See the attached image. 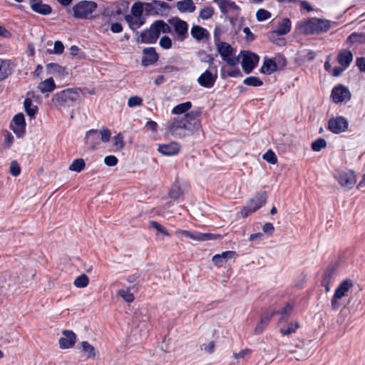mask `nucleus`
Listing matches in <instances>:
<instances>
[{
	"label": "nucleus",
	"instance_id": "obj_1",
	"mask_svg": "<svg viewBox=\"0 0 365 365\" xmlns=\"http://www.w3.org/2000/svg\"><path fill=\"white\" fill-rule=\"evenodd\" d=\"M333 24L335 23L325 19L309 18L299 21L297 29L299 34L306 35L320 34L327 32Z\"/></svg>",
	"mask_w": 365,
	"mask_h": 365
},
{
	"label": "nucleus",
	"instance_id": "obj_2",
	"mask_svg": "<svg viewBox=\"0 0 365 365\" xmlns=\"http://www.w3.org/2000/svg\"><path fill=\"white\" fill-rule=\"evenodd\" d=\"M111 133L106 128H103L99 130H90L86 133L85 143L91 149H95L100 145L101 141L103 143L108 142Z\"/></svg>",
	"mask_w": 365,
	"mask_h": 365
},
{
	"label": "nucleus",
	"instance_id": "obj_3",
	"mask_svg": "<svg viewBox=\"0 0 365 365\" xmlns=\"http://www.w3.org/2000/svg\"><path fill=\"white\" fill-rule=\"evenodd\" d=\"M97 7V4L93 1H81L72 7L73 16L79 19H91Z\"/></svg>",
	"mask_w": 365,
	"mask_h": 365
},
{
	"label": "nucleus",
	"instance_id": "obj_4",
	"mask_svg": "<svg viewBox=\"0 0 365 365\" xmlns=\"http://www.w3.org/2000/svg\"><path fill=\"white\" fill-rule=\"evenodd\" d=\"M79 88L65 89L54 95L52 101L61 106H69L80 98Z\"/></svg>",
	"mask_w": 365,
	"mask_h": 365
},
{
	"label": "nucleus",
	"instance_id": "obj_5",
	"mask_svg": "<svg viewBox=\"0 0 365 365\" xmlns=\"http://www.w3.org/2000/svg\"><path fill=\"white\" fill-rule=\"evenodd\" d=\"M217 49L222 58L230 66H235L239 63L238 56H232L233 48L226 42H218L216 44Z\"/></svg>",
	"mask_w": 365,
	"mask_h": 365
},
{
	"label": "nucleus",
	"instance_id": "obj_6",
	"mask_svg": "<svg viewBox=\"0 0 365 365\" xmlns=\"http://www.w3.org/2000/svg\"><path fill=\"white\" fill-rule=\"evenodd\" d=\"M277 312L276 307H269L260 316V319L254 330L255 334H262L269 324L272 317L277 314Z\"/></svg>",
	"mask_w": 365,
	"mask_h": 365
},
{
	"label": "nucleus",
	"instance_id": "obj_7",
	"mask_svg": "<svg viewBox=\"0 0 365 365\" xmlns=\"http://www.w3.org/2000/svg\"><path fill=\"white\" fill-rule=\"evenodd\" d=\"M170 24L175 33V38L179 41H183L188 36V24L179 18H175L170 21Z\"/></svg>",
	"mask_w": 365,
	"mask_h": 365
},
{
	"label": "nucleus",
	"instance_id": "obj_8",
	"mask_svg": "<svg viewBox=\"0 0 365 365\" xmlns=\"http://www.w3.org/2000/svg\"><path fill=\"white\" fill-rule=\"evenodd\" d=\"M267 197L265 194H257L250 200L247 205L245 207L241 214L243 217H247L250 213L255 212L260 208L266 202Z\"/></svg>",
	"mask_w": 365,
	"mask_h": 365
},
{
	"label": "nucleus",
	"instance_id": "obj_9",
	"mask_svg": "<svg viewBox=\"0 0 365 365\" xmlns=\"http://www.w3.org/2000/svg\"><path fill=\"white\" fill-rule=\"evenodd\" d=\"M286 64V59L282 56H278L274 59H265L260 71L265 74H271L277 71L279 67H283Z\"/></svg>",
	"mask_w": 365,
	"mask_h": 365
},
{
	"label": "nucleus",
	"instance_id": "obj_10",
	"mask_svg": "<svg viewBox=\"0 0 365 365\" xmlns=\"http://www.w3.org/2000/svg\"><path fill=\"white\" fill-rule=\"evenodd\" d=\"M348 127V120L342 116L331 118L328 121V129L335 134H339L346 131Z\"/></svg>",
	"mask_w": 365,
	"mask_h": 365
},
{
	"label": "nucleus",
	"instance_id": "obj_11",
	"mask_svg": "<svg viewBox=\"0 0 365 365\" xmlns=\"http://www.w3.org/2000/svg\"><path fill=\"white\" fill-rule=\"evenodd\" d=\"M168 129L169 132L176 137L182 138L187 135L185 130L186 125L182 123L180 117L173 118L168 123Z\"/></svg>",
	"mask_w": 365,
	"mask_h": 365
},
{
	"label": "nucleus",
	"instance_id": "obj_12",
	"mask_svg": "<svg viewBox=\"0 0 365 365\" xmlns=\"http://www.w3.org/2000/svg\"><path fill=\"white\" fill-rule=\"evenodd\" d=\"M351 93L349 88L343 85L335 86L331 91V97L335 103L349 101L351 99Z\"/></svg>",
	"mask_w": 365,
	"mask_h": 365
},
{
	"label": "nucleus",
	"instance_id": "obj_13",
	"mask_svg": "<svg viewBox=\"0 0 365 365\" xmlns=\"http://www.w3.org/2000/svg\"><path fill=\"white\" fill-rule=\"evenodd\" d=\"M339 183L349 189L351 188L356 183V176L351 170L339 171L335 175Z\"/></svg>",
	"mask_w": 365,
	"mask_h": 365
},
{
	"label": "nucleus",
	"instance_id": "obj_14",
	"mask_svg": "<svg viewBox=\"0 0 365 365\" xmlns=\"http://www.w3.org/2000/svg\"><path fill=\"white\" fill-rule=\"evenodd\" d=\"M356 288L360 289L359 285L355 284L351 279H344L336 289L334 297H344L349 294H354L353 290ZM354 294H358V293L354 292Z\"/></svg>",
	"mask_w": 365,
	"mask_h": 365
},
{
	"label": "nucleus",
	"instance_id": "obj_15",
	"mask_svg": "<svg viewBox=\"0 0 365 365\" xmlns=\"http://www.w3.org/2000/svg\"><path fill=\"white\" fill-rule=\"evenodd\" d=\"M259 61V56L253 53L245 51L242 54V67L246 73H250Z\"/></svg>",
	"mask_w": 365,
	"mask_h": 365
},
{
	"label": "nucleus",
	"instance_id": "obj_16",
	"mask_svg": "<svg viewBox=\"0 0 365 365\" xmlns=\"http://www.w3.org/2000/svg\"><path fill=\"white\" fill-rule=\"evenodd\" d=\"M159 36V30L153 22L148 29L143 31L140 34V41L144 43H154Z\"/></svg>",
	"mask_w": 365,
	"mask_h": 365
},
{
	"label": "nucleus",
	"instance_id": "obj_17",
	"mask_svg": "<svg viewBox=\"0 0 365 365\" xmlns=\"http://www.w3.org/2000/svg\"><path fill=\"white\" fill-rule=\"evenodd\" d=\"M29 3L31 10L35 13L47 16L52 12L51 6L47 4H43L42 0H29Z\"/></svg>",
	"mask_w": 365,
	"mask_h": 365
},
{
	"label": "nucleus",
	"instance_id": "obj_18",
	"mask_svg": "<svg viewBox=\"0 0 365 365\" xmlns=\"http://www.w3.org/2000/svg\"><path fill=\"white\" fill-rule=\"evenodd\" d=\"M63 337L59 339V346L61 349H66L72 348L76 341V335L71 330H64Z\"/></svg>",
	"mask_w": 365,
	"mask_h": 365
},
{
	"label": "nucleus",
	"instance_id": "obj_19",
	"mask_svg": "<svg viewBox=\"0 0 365 365\" xmlns=\"http://www.w3.org/2000/svg\"><path fill=\"white\" fill-rule=\"evenodd\" d=\"M11 127L18 136H21L24 133L26 123L23 113H18L14 115Z\"/></svg>",
	"mask_w": 365,
	"mask_h": 365
},
{
	"label": "nucleus",
	"instance_id": "obj_20",
	"mask_svg": "<svg viewBox=\"0 0 365 365\" xmlns=\"http://www.w3.org/2000/svg\"><path fill=\"white\" fill-rule=\"evenodd\" d=\"M158 54L154 48H146L143 50L142 65L148 66L154 64L158 60Z\"/></svg>",
	"mask_w": 365,
	"mask_h": 365
},
{
	"label": "nucleus",
	"instance_id": "obj_21",
	"mask_svg": "<svg viewBox=\"0 0 365 365\" xmlns=\"http://www.w3.org/2000/svg\"><path fill=\"white\" fill-rule=\"evenodd\" d=\"M217 75H214L210 71L207 70L197 78V83L205 88H211L214 86Z\"/></svg>",
	"mask_w": 365,
	"mask_h": 365
},
{
	"label": "nucleus",
	"instance_id": "obj_22",
	"mask_svg": "<svg viewBox=\"0 0 365 365\" xmlns=\"http://www.w3.org/2000/svg\"><path fill=\"white\" fill-rule=\"evenodd\" d=\"M180 118L182 123L186 125L185 130H187V134H189L197 124L196 113L190 112Z\"/></svg>",
	"mask_w": 365,
	"mask_h": 365
},
{
	"label": "nucleus",
	"instance_id": "obj_23",
	"mask_svg": "<svg viewBox=\"0 0 365 365\" xmlns=\"http://www.w3.org/2000/svg\"><path fill=\"white\" fill-rule=\"evenodd\" d=\"M180 146L176 142L160 145L158 150L165 155H173L180 151Z\"/></svg>",
	"mask_w": 365,
	"mask_h": 365
},
{
	"label": "nucleus",
	"instance_id": "obj_24",
	"mask_svg": "<svg viewBox=\"0 0 365 365\" xmlns=\"http://www.w3.org/2000/svg\"><path fill=\"white\" fill-rule=\"evenodd\" d=\"M336 272V267L331 265L327 267L323 274L322 286L325 288L326 292L327 293L330 290L329 284L331 282L333 277Z\"/></svg>",
	"mask_w": 365,
	"mask_h": 365
},
{
	"label": "nucleus",
	"instance_id": "obj_25",
	"mask_svg": "<svg viewBox=\"0 0 365 365\" xmlns=\"http://www.w3.org/2000/svg\"><path fill=\"white\" fill-rule=\"evenodd\" d=\"M237 254L234 251H225L220 255H215L212 257L213 263L217 267H222L228 259L235 258Z\"/></svg>",
	"mask_w": 365,
	"mask_h": 365
},
{
	"label": "nucleus",
	"instance_id": "obj_26",
	"mask_svg": "<svg viewBox=\"0 0 365 365\" xmlns=\"http://www.w3.org/2000/svg\"><path fill=\"white\" fill-rule=\"evenodd\" d=\"M190 34L192 38L198 41L204 39H208L210 36V34L206 29L197 25H194L191 28Z\"/></svg>",
	"mask_w": 365,
	"mask_h": 365
},
{
	"label": "nucleus",
	"instance_id": "obj_27",
	"mask_svg": "<svg viewBox=\"0 0 365 365\" xmlns=\"http://www.w3.org/2000/svg\"><path fill=\"white\" fill-rule=\"evenodd\" d=\"M294 309V305L287 302L286 304L281 308L280 309H277L276 308L277 314H279V318L278 320V323L281 324L282 322H286L289 319L292 311Z\"/></svg>",
	"mask_w": 365,
	"mask_h": 365
},
{
	"label": "nucleus",
	"instance_id": "obj_28",
	"mask_svg": "<svg viewBox=\"0 0 365 365\" xmlns=\"http://www.w3.org/2000/svg\"><path fill=\"white\" fill-rule=\"evenodd\" d=\"M337 60L341 66L347 68L353 60L352 53L349 50H343L338 54Z\"/></svg>",
	"mask_w": 365,
	"mask_h": 365
},
{
	"label": "nucleus",
	"instance_id": "obj_29",
	"mask_svg": "<svg viewBox=\"0 0 365 365\" xmlns=\"http://www.w3.org/2000/svg\"><path fill=\"white\" fill-rule=\"evenodd\" d=\"M291 29V21L289 19H283L279 24L277 30L272 31V35L283 36L288 34Z\"/></svg>",
	"mask_w": 365,
	"mask_h": 365
},
{
	"label": "nucleus",
	"instance_id": "obj_30",
	"mask_svg": "<svg viewBox=\"0 0 365 365\" xmlns=\"http://www.w3.org/2000/svg\"><path fill=\"white\" fill-rule=\"evenodd\" d=\"M176 7L181 13H192L196 9L192 0L179 1L176 3Z\"/></svg>",
	"mask_w": 365,
	"mask_h": 365
},
{
	"label": "nucleus",
	"instance_id": "obj_31",
	"mask_svg": "<svg viewBox=\"0 0 365 365\" xmlns=\"http://www.w3.org/2000/svg\"><path fill=\"white\" fill-rule=\"evenodd\" d=\"M56 84L52 78H48L43 81H41L38 85V89L41 93H51L56 88Z\"/></svg>",
	"mask_w": 365,
	"mask_h": 365
},
{
	"label": "nucleus",
	"instance_id": "obj_32",
	"mask_svg": "<svg viewBox=\"0 0 365 365\" xmlns=\"http://www.w3.org/2000/svg\"><path fill=\"white\" fill-rule=\"evenodd\" d=\"M81 351L86 354L88 359H93L96 356V349L88 341H83L81 343Z\"/></svg>",
	"mask_w": 365,
	"mask_h": 365
},
{
	"label": "nucleus",
	"instance_id": "obj_33",
	"mask_svg": "<svg viewBox=\"0 0 365 365\" xmlns=\"http://www.w3.org/2000/svg\"><path fill=\"white\" fill-rule=\"evenodd\" d=\"M349 44H359L365 43V33H352L346 39Z\"/></svg>",
	"mask_w": 365,
	"mask_h": 365
},
{
	"label": "nucleus",
	"instance_id": "obj_34",
	"mask_svg": "<svg viewBox=\"0 0 365 365\" xmlns=\"http://www.w3.org/2000/svg\"><path fill=\"white\" fill-rule=\"evenodd\" d=\"M24 106L27 115L31 118H34L37 113L38 108L33 104L31 99L26 98L24 101Z\"/></svg>",
	"mask_w": 365,
	"mask_h": 365
},
{
	"label": "nucleus",
	"instance_id": "obj_35",
	"mask_svg": "<svg viewBox=\"0 0 365 365\" xmlns=\"http://www.w3.org/2000/svg\"><path fill=\"white\" fill-rule=\"evenodd\" d=\"M125 20L132 29H134L135 28H139L145 22L143 16H126Z\"/></svg>",
	"mask_w": 365,
	"mask_h": 365
},
{
	"label": "nucleus",
	"instance_id": "obj_36",
	"mask_svg": "<svg viewBox=\"0 0 365 365\" xmlns=\"http://www.w3.org/2000/svg\"><path fill=\"white\" fill-rule=\"evenodd\" d=\"M9 61L0 59V80H4L11 73Z\"/></svg>",
	"mask_w": 365,
	"mask_h": 365
},
{
	"label": "nucleus",
	"instance_id": "obj_37",
	"mask_svg": "<svg viewBox=\"0 0 365 365\" xmlns=\"http://www.w3.org/2000/svg\"><path fill=\"white\" fill-rule=\"evenodd\" d=\"M192 107V103L190 101H187L180 104L177 105L172 110L173 114H181L187 112Z\"/></svg>",
	"mask_w": 365,
	"mask_h": 365
},
{
	"label": "nucleus",
	"instance_id": "obj_38",
	"mask_svg": "<svg viewBox=\"0 0 365 365\" xmlns=\"http://www.w3.org/2000/svg\"><path fill=\"white\" fill-rule=\"evenodd\" d=\"M86 167V163L83 159L78 158L73 161L69 166V170L76 173L81 172Z\"/></svg>",
	"mask_w": 365,
	"mask_h": 365
},
{
	"label": "nucleus",
	"instance_id": "obj_39",
	"mask_svg": "<svg viewBox=\"0 0 365 365\" xmlns=\"http://www.w3.org/2000/svg\"><path fill=\"white\" fill-rule=\"evenodd\" d=\"M299 327L298 322L289 323L287 327L281 328L279 331L283 336L289 335L295 333Z\"/></svg>",
	"mask_w": 365,
	"mask_h": 365
},
{
	"label": "nucleus",
	"instance_id": "obj_40",
	"mask_svg": "<svg viewBox=\"0 0 365 365\" xmlns=\"http://www.w3.org/2000/svg\"><path fill=\"white\" fill-rule=\"evenodd\" d=\"M157 29L159 30V34L163 32V34H170L172 28L163 20H158L154 21Z\"/></svg>",
	"mask_w": 365,
	"mask_h": 365
},
{
	"label": "nucleus",
	"instance_id": "obj_41",
	"mask_svg": "<svg viewBox=\"0 0 365 365\" xmlns=\"http://www.w3.org/2000/svg\"><path fill=\"white\" fill-rule=\"evenodd\" d=\"M244 84L250 86L258 87L262 85V81L256 76H250L243 81Z\"/></svg>",
	"mask_w": 365,
	"mask_h": 365
},
{
	"label": "nucleus",
	"instance_id": "obj_42",
	"mask_svg": "<svg viewBox=\"0 0 365 365\" xmlns=\"http://www.w3.org/2000/svg\"><path fill=\"white\" fill-rule=\"evenodd\" d=\"M74 285L77 287L83 288L88 285V277L85 274H83L80 276H78L75 280H74Z\"/></svg>",
	"mask_w": 365,
	"mask_h": 365
},
{
	"label": "nucleus",
	"instance_id": "obj_43",
	"mask_svg": "<svg viewBox=\"0 0 365 365\" xmlns=\"http://www.w3.org/2000/svg\"><path fill=\"white\" fill-rule=\"evenodd\" d=\"M271 17V14L269 11L264 9H259L256 13V18L258 21H265Z\"/></svg>",
	"mask_w": 365,
	"mask_h": 365
},
{
	"label": "nucleus",
	"instance_id": "obj_44",
	"mask_svg": "<svg viewBox=\"0 0 365 365\" xmlns=\"http://www.w3.org/2000/svg\"><path fill=\"white\" fill-rule=\"evenodd\" d=\"M135 287H130L126 289H121L118 292V297H133L135 294Z\"/></svg>",
	"mask_w": 365,
	"mask_h": 365
},
{
	"label": "nucleus",
	"instance_id": "obj_45",
	"mask_svg": "<svg viewBox=\"0 0 365 365\" xmlns=\"http://www.w3.org/2000/svg\"><path fill=\"white\" fill-rule=\"evenodd\" d=\"M263 159L270 164H275L277 162V158L275 153L271 150H267L262 156Z\"/></svg>",
	"mask_w": 365,
	"mask_h": 365
},
{
	"label": "nucleus",
	"instance_id": "obj_46",
	"mask_svg": "<svg viewBox=\"0 0 365 365\" xmlns=\"http://www.w3.org/2000/svg\"><path fill=\"white\" fill-rule=\"evenodd\" d=\"M143 12V4L140 2H136L131 7L132 16H142Z\"/></svg>",
	"mask_w": 365,
	"mask_h": 365
},
{
	"label": "nucleus",
	"instance_id": "obj_47",
	"mask_svg": "<svg viewBox=\"0 0 365 365\" xmlns=\"http://www.w3.org/2000/svg\"><path fill=\"white\" fill-rule=\"evenodd\" d=\"M327 146V142L323 138H319L318 140H315L312 144V148L314 151H319L322 148H324Z\"/></svg>",
	"mask_w": 365,
	"mask_h": 365
},
{
	"label": "nucleus",
	"instance_id": "obj_48",
	"mask_svg": "<svg viewBox=\"0 0 365 365\" xmlns=\"http://www.w3.org/2000/svg\"><path fill=\"white\" fill-rule=\"evenodd\" d=\"M160 46L164 49H169L172 47L173 42L169 36H163L159 41Z\"/></svg>",
	"mask_w": 365,
	"mask_h": 365
},
{
	"label": "nucleus",
	"instance_id": "obj_49",
	"mask_svg": "<svg viewBox=\"0 0 365 365\" xmlns=\"http://www.w3.org/2000/svg\"><path fill=\"white\" fill-rule=\"evenodd\" d=\"M214 14V9L212 7L207 6L202 9L200 12V17L202 19H208L212 17Z\"/></svg>",
	"mask_w": 365,
	"mask_h": 365
},
{
	"label": "nucleus",
	"instance_id": "obj_50",
	"mask_svg": "<svg viewBox=\"0 0 365 365\" xmlns=\"http://www.w3.org/2000/svg\"><path fill=\"white\" fill-rule=\"evenodd\" d=\"M113 144L114 146L118 150H120L124 147L125 143L123 140V136L121 133H118L114 136Z\"/></svg>",
	"mask_w": 365,
	"mask_h": 365
},
{
	"label": "nucleus",
	"instance_id": "obj_51",
	"mask_svg": "<svg viewBox=\"0 0 365 365\" xmlns=\"http://www.w3.org/2000/svg\"><path fill=\"white\" fill-rule=\"evenodd\" d=\"M150 227L154 228L160 233L163 234L164 235L169 236L170 234L167 231V230L160 224L155 221H151L150 222Z\"/></svg>",
	"mask_w": 365,
	"mask_h": 365
},
{
	"label": "nucleus",
	"instance_id": "obj_52",
	"mask_svg": "<svg viewBox=\"0 0 365 365\" xmlns=\"http://www.w3.org/2000/svg\"><path fill=\"white\" fill-rule=\"evenodd\" d=\"M143 103V100L138 96H131L128 101V106L130 108L140 106Z\"/></svg>",
	"mask_w": 365,
	"mask_h": 365
},
{
	"label": "nucleus",
	"instance_id": "obj_53",
	"mask_svg": "<svg viewBox=\"0 0 365 365\" xmlns=\"http://www.w3.org/2000/svg\"><path fill=\"white\" fill-rule=\"evenodd\" d=\"M182 193V190L178 185H173L169 192V195L171 198L177 199Z\"/></svg>",
	"mask_w": 365,
	"mask_h": 365
},
{
	"label": "nucleus",
	"instance_id": "obj_54",
	"mask_svg": "<svg viewBox=\"0 0 365 365\" xmlns=\"http://www.w3.org/2000/svg\"><path fill=\"white\" fill-rule=\"evenodd\" d=\"M222 77H225V76H230V77H238L241 76L242 73L239 68H234L227 71H225L222 69Z\"/></svg>",
	"mask_w": 365,
	"mask_h": 365
},
{
	"label": "nucleus",
	"instance_id": "obj_55",
	"mask_svg": "<svg viewBox=\"0 0 365 365\" xmlns=\"http://www.w3.org/2000/svg\"><path fill=\"white\" fill-rule=\"evenodd\" d=\"M21 168L16 161H13L10 165V173L13 176H18L20 174Z\"/></svg>",
	"mask_w": 365,
	"mask_h": 365
},
{
	"label": "nucleus",
	"instance_id": "obj_56",
	"mask_svg": "<svg viewBox=\"0 0 365 365\" xmlns=\"http://www.w3.org/2000/svg\"><path fill=\"white\" fill-rule=\"evenodd\" d=\"M64 46L63 43L60 41H56L54 43V47L53 53L55 54H61L63 52Z\"/></svg>",
	"mask_w": 365,
	"mask_h": 365
},
{
	"label": "nucleus",
	"instance_id": "obj_57",
	"mask_svg": "<svg viewBox=\"0 0 365 365\" xmlns=\"http://www.w3.org/2000/svg\"><path fill=\"white\" fill-rule=\"evenodd\" d=\"M104 163L108 166H114L118 163V158L114 155H108L104 158Z\"/></svg>",
	"mask_w": 365,
	"mask_h": 365
},
{
	"label": "nucleus",
	"instance_id": "obj_58",
	"mask_svg": "<svg viewBox=\"0 0 365 365\" xmlns=\"http://www.w3.org/2000/svg\"><path fill=\"white\" fill-rule=\"evenodd\" d=\"M201 349H203L207 354H212L215 351V342L212 341L207 344H203Z\"/></svg>",
	"mask_w": 365,
	"mask_h": 365
},
{
	"label": "nucleus",
	"instance_id": "obj_59",
	"mask_svg": "<svg viewBox=\"0 0 365 365\" xmlns=\"http://www.w3.org/2000/svg\"><path fill=\"white\" fill-rule=\"evenodd\" d=\"M202 241L214 240L217 239H221L222 236L220 235H213L211 233H202Z\"/></svg>",
	"mask_w": 365,
	"mask_h": 365
},
{
	"label": "nucleus",
	"instance_id": "obj_60",
	"mask_svg": "<svg viewBox=\"0 0 365 365\" xmlns=\"http://www.w3.org/2000/svg\"><path fill=\"white\" fill-rule=\"evenodd\" d=\"M274 230L273 225L270 222H266L262 227V230L264 233L272 234Z\"/></svg>",
	"mask_w": 365,
	"mask_h": 365
},
{
	"label": "nucleus",
	"instance_id": "obj_61",
	"mask_svg": "<svg viewBox=\"0 0 365 365\" xmlns=\"http://www.w3.org/2000/svg\"><path fill=\"white\" fill-rule=\"evenodd\" d=\"M250 354H251L250 349H243V350H241L240 351H239L238 353L235 354V359H242L245 356Z\"/></svg>",
	"mask_w": 365,
	"mask_h": 365
},
{
	"label": "nucleus",
	"instance_id": "obj_62",
	"mask_svg": "<svg viewBox=\"0 0 365 365\" xmlns=\"http://www.w3.org/2000/svg\"><path fill=\"white\" fill-rule=\"evenodd\" d=\"M110 30L113 33H120L123 31V27L119 23H113L110 26Z\"/></svg>",
	"mask_w": 365,
	"mask_h": 365
},
{
	"label": "nucleus",
	"instance_id": "obj_63",
	"mask_svg": "<svg viewBox=\"0 0 365 365\" xmlns=\"http://www.w3.org/2000/svg\"><path fill=\"white\" fill-rule=\"evenodd\" d=\"M48 67L51 68L53 71L55 72L62 73L64 71V68L56 63H50L48 65Z\"/></svg>",
	"mask_w": 365,
	"mask_h": 365
},
{
	"label": "nucleus",
	"instance_id": "obj_64",
	"mask_svg": "<svg viewBox=\"0 0 365 365\" xmlns=\"http://www.w3.org/2000/svg\"><path fill=\"white\" fill-rule=\"evenodd\" d=\"M356 64L360 71L365 73V58H358L356 59Z\"/></svg>",
	"mask_w": 365,
	"mask_h": 365
}]
</instances>
